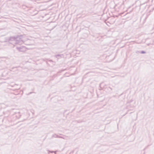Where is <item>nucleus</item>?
Listing matches in <instances>:
<instances>
[{
    "instance_id": "1",
    "label": "nucleus",
    "mask_w": 154,
    "mask_h": 154,
    "mask_svg": "<svg viewBox=\"0 0 154 154\" xmlns=\"http://www.w3.org/2000/svg\"><path fill=\"white\" fill-rule=\"evenodd\" d=\"M10 40H13L14 42V43L16 44L21 45L24 43L23 41L20 36L16 38L14 37H11Z\"/></svg>"
},
{
    "instance_id": "2",
    "label": "nucleus",
    "mask_w": 154,
    "mask_h": 154,
    "mask_svg": "<svg viewBox=\"0 0 154 154\" xmlns=\"http://www.w3.org/2000/svg\"><path fill=\"white\" fill-rule=\"evenodd\" d=\"M16 48L20 51L24 52L26 51V48L24 46H21L20 47H17Z\"/></svg>"
},
{
    "instance_id": "3",
    "label": "nucleus",
    "mask_w": 154,
    "mask_h": 154,
    "mask_svg": "<svg viewBox=\"0 0 154 154\" xmlns=\"http://www.w3.org/2000/svg\"><path fill=\"white\" fill-rule=\"evenodd\" d=\"M63 56V54H57L55 55V57L58 58L59 59L60 58L62 57Z\"/></svg>"
},
{
    "instance_id": "4",
    "label": "nucleus",
    "mask_w": 154,
    "mask_h": 154,
    "mask_svg": "<svg viewBox=\"0 0 154 154\" xmlns=\"http://www.w3.org/2000/svg\"><path fill=\"white\" fill-rule=\"evenodd\" d=\"M57 137H58V138H61L65 140H67L68 139V137L67 136H65V137H63L59 136H57Z\"/></svg>"
},
{
    "instance_id": "5",
    "label": "nucleus",
    "mask_w": 154,
    "mask_h": 154,
    "mask_svg": "<svg viewBox=\"0 0 154 154\" xmlns=\"http://www.w3.org/2000/svg\"><path fill=\"white\" fill-rule=\"evenodd\" d=\"M58 136V135L56 134H54L52 135V137H55V138H58V137H57V136Z\"/></svg>"
},
{
    "instance_id": "6",
    "label": "nucleus",
    "mask_w": 154,
    "mask_h": 154,
    "mask_svg": "<svg viewBox=\"0 0 154 154\" xmlns=\"http://www.w3.org/2000/svg\"><path fill=\"white\" fill-rule=\"evenodd\" d=\"M50 152H51V153L55 152V154H56V152H54V151H48V153L49 154Z\"/></svg>"
},
{
    "instance_id": "7",
    "label": "nucleus",
    "mask_w": 154,
    "mask_h": 154,
    "mask_svg": "<svg viewBox=\"0 0 154 154\" xmlns=\"http://www.w3.org/2000/svg\"><path fill=\"white\" fill-rule=\"evenodd\" d=\"M109 88L110 90H112V88Z\"/></svg>"
},
{
    "instance_id": "8",
    "label": "nucleus",
    "mask_w": 154,
    "mask_h": 154,
    "mask_svg": "<svg viewBox=\"0 0 154 154\" xmlns=\"http://www.w3.org/2000/svg\"><path fill=\"white\" fill-rule=\"evenodd\" d=\"M13 69H14V68H13ZM14 69H17V68H14Z\"/></svg>"
},
{
    "instance_id": "9",
    "label": "nucleus",
    "mask_w": 154,
    "mask_h": 154,
    "mask_svg": "<svg viewBox=\"0 0 154 154\" xmlns=\"http://www.w3.org/2000/svg\"><path fill=\"white\" fill-rule=\"evenodd\" d=\"M32 93V92H30V93H29V94H31V93Z\"/></svg>"
},
{
    "instance_id": "10",
    "label": "nucleus",
    "mask_w": 154,
    "mask_h": 154,
    "mask_svg": "<svg viewBox=\"0 0 154 154\" xmlns=\"http://www.w3.org/2000/svg\"><path fill=\"white\" fill-rule=\"evenodd\" d=\"M37 14V12L35 14Z\"/></svg>"
}]
</instances>
